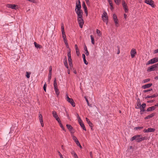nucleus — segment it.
I'll return each mask as SVG.
<instances>
[{
    "label": "nucleus",
    "instance_id": "60",
    "mask_svg": "<svg viewBox=\"0 0 158 158\" xmlns=\"http://www.w3.org/2000/svg\"><path fill=\"white\" fill-rule=\"evenodd\" d=\"M82 56L83 59H85V54H82Z\"/></svg>",
    "mask_w": 158,
    "mask_h": 158
},
{
    "label": "nucleus",
    "instance_id": "24",
    "mask_svg": "<svg viewBox=\"0 0 158 158\" xmlns=\"http://www.w3.org/2000/svg\"><path fill=\"white\" fill-rule=\"evenodd\" d=\"M52 114L53 117L55 118H56V117H58V115L57 114L56 112L55 111H53L52 112Z\"/></svg>",
    "mask_w": 158,
    "mask_h": 158
},
{
    "label": "nucleus",
    "instance_id": "26",
    "mask_svg": "<svg viewBox=\"0 0 158 158\" xmlns=\"http://www.w3.org/2000/svg\"><path fill=\"white\" fill-rule=\"evenodd\" d=\"M79 124H80V126H81V127L84 130L86 131V128L85 127V126L84 124L83 123V122L80 123Z\"/></svg>",
    "mask_w": 158,
    "mask_h": 158
},
{
    "label": "nucleus",
    "instance_id": "33",
    "mask_svg": "<svg viewBox=\"0 0 158 158\" xmlns=\"http://www.w3.org/2000/svg\"><path fill=\"white\" fill-rule=\"evenodd\" d=\"M143 128V127H134V130H140L142 129Z\"/></svg>",
    "mask_w": 158,
    "mask_h": 158
},
{
    "label": "nucleus",
    "instance_id": "23",
    "mask_svg": "<svg viewBox=\"0 0 158 158\" xmlns=\"http://www.w3.org/2000/svg\"><path fill=\"white\" fill-rule=\"evenodd\" d=\"M158 96V94H155L152 96H147L145 98H153L156 97Z\"/></svg>",
    "mask_w": 158,
    "mask_h": 158
},
{
    "label": "nucleus",
    "instance_id": "31",
    "mask_svg": "<svg viewBox=\"0 0 158 158\" xmlns=\"http://www.w3.org/2000/svg\"><path fill=\"white\" fill-rule=\"evenodd\" d=\"M26 76L27 78H29L30 77V75L31 74L30 72H26Z\"/></svg>",
    "mask_w": 158,
    "mask_h": 158
},
{
    "label": "nucleus",
    "instance_id": "10",
    "mask_svg": "<svg viewBox=\"0 0 158 158\" xmlns=\"http://www.w3.org/2000/svg\"><path fill=\"white\" fill-rule=\"evenodd\" d=\"M130 53L131 57L132 58H134L135 55L136 54V49H135L132 48L131 51Z\"/></svg>",
    "mask_w": 158,
    "mask_h": 158
},
{
    "label": "nucleus",
    "instance_id": "13",
    "mask_svg": "<svg viewBox=\"0 0 158 158\" xmlns=\"http://www.w3.org/2000/svg\"><path fill=\"white\" fill-rule=\"evenodd\" d=\"M66 127L71 132V133L73 134L74 133V132L72 131V130H73V128L70 125L67 124L66 125Z\"/></svg>",
    "mask_w": 158,
    "mask_h": 158
},
{
    "label": "nucleus",
    "instance_id": "3",
    "mask_svg": "<svg viewBox=\"0 0 158 158\" xmlns=\"http://www.w3.org/2000/svg\"><path fill=\"white\" fill-rule=\"evenodd\" d=\"M158 67V63L149 67L147 69L148 72H151L156 70Z\"/></svg>",
    "mask_w": 158,
    "mask_h": 158
},
{
    "label": "nucleus",
    "instance_id": "63",
    "mask_svg": "<svg viewBox=\"0 0 158 158\" xmlns=\"http://www.w3.org/2000/svg\"><path fill=\"white\" fill-rule=\"evenodd\" d=\"M154 101L153 100H149V101H148L147 102L148 103H152Z\"/></svg>",
    "mask_w": 158,
    "mask_h": 158
},
{
    "label": "nucleus",
    "instance_id": "8",
    "mask_svg": "<svg viewBox=\"0 0 158 158\" xmlns=\"http://www.w3.org/2000/svg\"><path fill=\"white\" fill-rule=\"evenodd\" d=\"M145 2L152 7H153L154 6V2L152 0H145Z\"/></svg>",
    "mask_w": 158,
    "mask_h": 158
},
{
    "label": "nucleus",
    "instance_id": "5",
    "mask_svg": "<svg viewBox=\"0 0 158 158\" xmlns=\"http://www.w3.org/2000/svg\"><path fill=\"white\" fill-rule=\"evenodd\" d=\"M107 13L106 12L104 11L103 13V15L102 16V19L104 22H106V24H107L108 23V17L107 15Z\"/></svg>",
    "mask_w": 158,
    "mask_h": 158
},
{
    "label": "nucleus",
    "instance_id": "43",
    "mask_svg": "<svg viewBox=\"0 0 158 158\" xmlns=\"http://www.w3.org/2000/svg\"><path fill=\"white\" fill-rule=\"evenodd\" d=\"M51 76H52V73H49L48 74V80L49 81L51 78Z\"/></svg>",
    "mask_w": 158,
    "mask_h": 158
},
{
    "label": "nucleus",
    "instance_id": "30",
    "mask_svg": "<svg viewBox=\"0 0 158 158\" xmlns=\"http://www.w3.org/2000/svg\"><path fill=\"white\" fill-rule=\"evenodd\" d=\"M72 137L73 139L74 140V141L76 143H77V142L79 141L77 138L75 136H74V135H73Z\"/></svg>",
    "mask_w": 158,
    "mask_h": 158
},
{
    "label": "nucleus",
    "instance_id": "7",
    "mask_svg": "<svg viewBox=\"0 0 158 158\" xmlns=\"http://www.w3.org/2000/svg\"><path fill=\"white\" fill-rule=\"evenodd\" d=\"M157 62H158V57H155L148 61L147 64H153Z\"/></svg>",
    "mask_w": 158,
    "mask_h": 158
},
{
    "label": "nucleus",
    "instance_id": "35",
    "mask_svg": "<svg viewBox=\"0 0 158 158\" xmlns=\"http://www.w3.org/2000/svg\"><path fill=\"white\" fill-rule=\"evenodd\" d=\"M90 37H91V40L92 43L93 44H94V38L93 37V35H91Z\"/></svg>",
    "mask_w": 158,
    "mask_h": 158
},
{
    "label": "nucleus",
    "instance_id": "22",
    "mask_svg": "<svg viewBox=\"0 0 158 158\" xmlns=\"http://www.w3.org/2000/svg\"><path fill=\"white\" fill-rule=\"evenodd\" d=\"M53 85L54 88H58L56 82V77L54 78V79Z\"/></svg>",
    "mask_w": 158,
    "mask_h": 158
},
{
    "label": "nucleus",
    "instance_id": "42",
    "mask_svg": "<svg viewBox=\"0 0 158 158\" xmlns=\"http://www.w3.org/2000/svg\"><path fill=\"white\" fill-rule=\"evenodd\" d=\"M146 106V104L145 103H143L142 105H141V108H144Z\"/></svg>",
    "mask_w": 158,
    "mask_h": 158
},
{
    "label": "nucleus",
    "instance_id": "51",
    "mask_svg": "<svg viewBox=\"0 0 158 158\" xmlns=\"http://www.w3.org/2000/svg\"><path fill=\"white\" fill-rule=\"evenodd\" d=\"M84 11L86 14V16H87L88 15V10L87 9H84Z\"/></svg>",
    "mask_w": 158,
    "mask_h": 158
},
{
    "label": "nucleus",
    "instance_id": "2",
    "mask_svg": "<svg viewBox=\"0 0 158 158\" xmlns=\"http://www.w3.org/2000/svg\"><path fill=\"white\" fill-rule=\"evenodd\" d=\"M147 138L146 137H142V135H134L130 139V141H132L134 140H136L137 142L139 143L142 141L147 139Z\"/></svg>",
    "mask_w": 158,
    "mask_h": 158
},
{
    "label": "nucleus",
    "instance_id": "11",
    "mask_svg": "<svg viewBox=\"0 0 158 158\" xmlns=\"http://www.w3.org/2000/svg\"><path fill=\"white\" fill-rule=\"evenodd\" d=\"M141 104L139 98H138L137 99V106L135 107V108L139 109L141 107Z\"/></svg>",
    "mask_w": 158,
    "mask_h": 158
},
{
    "label": "nucleus",
    "instance_id": "58",
    "mask_svg": "<svg viewBox=\"0 0 158 158\" xmlns=\"http://www.w3.org/2000/svg\"><path fill=\"white\" fill-rule=\"evenodd\" d=\"M89 154H90V156L91 158H93V155H92V152H89Z\"/></svg>",
    "mask_w": 158,
    "mask_h": 158
},
{
    "label": "nucleus",
    "instance_id": "57",
    "mask_svg": "<svg viewBox=\"0 0 158 158\" xmlns=\"http://www.w3.org/2000/svg\"><path fill=\"white\" fill-rule=\"evenodd\" d=\"M110 5L113 4L112 0H107Z\"/></svg>",
    "mask_w": 158,
    "mask_h": 158
},
{
    "label": "nucleus",
    "instance_id": "49",
    "mask_svg": "<svg viewBox=\"0 0 158 158\" xmlns=\"http://www.w3.org/2000/svg\"><path fill=\"white\" fill-rule=\"evenodd\" d=\"M68 60L69 64H72V60L71 58L69 59H68Z\"/></svg>",
    "mask_w": 158,
    "mask_h": 158
},
{
    "label": "nucleus",
    "instance_id": "15",
    "mask_svg": "<svg viewBox=\"0 0 158 158\" xmlns=\"http://www.w3.org/2000/svg\"><path fill=\"white\" fill-rule=\"evenodd\" d=\"M156 106H155V105L154 106H153L151 107H149L147 110V111L149 112L154 110L156 109Z\"/></svg>",
    "mask_w": 158,
    "mask_h": 158
},
{
    "label": "nucleus",
    "instance_id": "37",
    "mask_svg": "<svg viewBox=\"0 0 158 158\" xmlns=\"http://www.w3.org/2000/svg\"><path fill=\"white\" fill-rule=\"evenodd\" d=\"M68 59L71 58V51H70H70L68 53Z\"/></svg>",
    "mask_w": 158,
    "mask_h": 158
},
{
    "label": "nucleus",
    "instance_id": "39",
    "mask_svg": "<svg viewBox=\"0 0 158 158\" xmlns=\"http://www.w3.org/2000/svg\"><path fill=\"white\" fill-rule=\"evenodd\" d=\"M113 19L114 20V21L118 20L116 15L115 14L113 15Z\"/></svg>",
    "mask_w": 158,
    "mask_h": 158
},
{
    "label": "nucleus",
    "instance_id": "1",
    "mask_svg": "<svg viewBox=\"0 0 158 158\" xmlns=\"http://www.w3.org/2000/svg\"><path fill=\"white\" fill-rule=\"evenodd\" d=\"M75 11L77 15V21L81 28H82L84 21L83 19V12L81 10L80 0H76Z\"/></svg>",
    "mask_w": 158,
    "mask_h": 158
},
{
    "label": "nucleus",
    "instance_id": "38",
    "mask_svg": "<svg viewBox=\"0 0 158 158\" xmlns=\"http://www.w3.org/2000/svg\"><path fill=\"white\" fill-rule=\"evenodd\" d=\"M150 80V78H148L143 80V83H145L148 81H149Z\"/></svg>",
    "mask_w": 158,
    "mask_h": 158
},
{
    "label": "nucleus",
    "instance_id": "59",
    "mask_svg": "<svg viewBox=\"0 0 158 158\" xmlns=\"http://www.w3.org/2000/svg\"><path fill=\"white\" fill-rule=\"evenodd\" d=\"M110 9L111 10L113 9L114 7L113 6V4L110 5Z\"/></svg>",
    "mask_w": 158,
    "mask_h": 158
},
{
    "label": "nucleus",
    "instance_id": "45",
    "mask_svg": "<svg viewBox=\"0 0 158 158\" xmlns=\"http://www.w3.org/2000/svg\"><path fill=\"white\" fill-rule=\"evenodd\" d=\"M55 118L58 121V123H59L61 122V121L60 120V119L58 117H56V118Z\"/></svg>",
    "mask_w": 158,
    "mask_h": 158
},
{
    "label": "nucleus",
    "instance_id": "40",
    "mask_svg": "<svg viewBox=\"0 0 158 158\" xmlns=\"http://www.w3.org/2000/svg\"><path fill=\"white\" fill-rule=\"evenodd\" d=\"M82 7L84 8V9H87V7L86 6L85 4V2H83V3L82 5Z\"/></svg>",
    "mask_w": 158,
    "mask_h": 158
},
{
    "label": "nucleus",
    "instance_id": "46",
    "mask_svg": "<svg viewBox=\"0 0 158 158\" xmlns=\"http://www.w3.org/2000/svg\"><path fill=\"white\" fill-rule=\"evenodd\" d=\"M46 87H47V85L45 83V84H44V87H43L44 90L45 92H46Z\"/></svg>",
    "mask_w": 158,
    "mask_h": 158
},
{
    "label": "nucleus",
    "instance_id": "28",
    "mask_svg": "<svg viewBox=\"0 0 158 158\" xmlns=\"http://www.w3.org/2000/svg\"><path fill=\"white\" fill-rule=\"evenodd\" d=\"M55 91L56 93L57 96L59 95L60 94V92L59 91V89L58 88H55Z\"/></svg>",
    "mask_w": 158,
    "mask_h": 158
},
{
    "label": "nucleus",
    "instance_id": "54",
    "mask_svg": "<svg viewBox=\"0 0 158 158\" xmlns=\"http://www.w3.org/2000/svg\"><path fill=\"white\" fill-rule=\"evenodd\" d=\"M83 60H84V62L85 63V64H86V65H87L88 64V62H87L86 60V59H83Z\"/></svg>",
    "mask_w": 158,
    "mask_h": 158
},
{
    "label": "nucleus",
    "instance_id": "36",
    "mask_svg": "<svg viewBox=\"0 0 158 158\" xmlns=\"http://www.w3.org/2000/svg\"><path fill=\"white\" fill-rule=\"evenodd\" d=\"M59 125H60V127L62 129V130L64 131H66L65 129V128H64V127H63V126L62 124V123L61 122L60 123H59Z\"/></svg>",
    "mask_w": 158,
    "mask_h": 158
},
{
    "label": "nucleus",
    "instance_id": "27",
    "mask_svg": "<svg viewBox=\"0 0 158 158\" xmlns=\"http://www.w3.org/2000/svg\"><path fill=\"white\" fill-rule=\"evenodd\" d=\"M155 131V129L153 128H148V132H153Z\"/></svg>",
    "mask_w": 158,
    "mask_h": 158
},
{
    "label": "nucleus",
    "instance_id": "6",
    "mask_svg": "<svg viewBox=\"0 0 158 158\" xmlns=\"http://www.w3.org/2000/svg\"><path fill=\"white\" fill-rule=\"evenodd\" d=\"M122 4L125 12L126 13H127L128 12L129 10L127 8V5L124 0H123Z\"/></svg>",
    "mask_w": 158,
    "mask_h": 158
},
{
    "label": "nucleus",
    "instance_id": "16",
    "mask_svg": "<svg viewBox=\"0 0 158 158\" xmlns=\"http://www.w3.org/2000/svg\"><path fill=\"white\" fill-rule=\"evenodd\" d=\"M75 48L76 54L77 56H79L80 54V52L78 48L77 44H75Z\"/></svg>",
    "mask_w": 158,
    "mask_h": 158
},
{
    "label": "nucleus",
    "instance_id": "64",
    "mask_svg": "<svg viewBox=\"0 0 158 158\" xmlns=\"http://www.w3.org/2000/svg\"><path fill=\"white\" fill-rule=\"evenodd\" d=\"M143 131L144 132H148V129H144Z\"/></svg>",
    "mask_w": 158,
    "mask_h": 158
},
{
    "label": "nucleus",
    "instance_id": "17",
    "mask_svg": "<svg viewBox=\"0 0 158 158\" xmlns=\"http://www.w3.org/2000/svg\"><path fill=\"white\" fill-rule=\"evenodd\" d=\"M86 120L88 124H89V126L91 127V129H92V127L93 126L92 123L87 118H86Z\"/></svg>",
    "mask_w": 158,
    "mask_h": 158
},
{
    "label": "nucleus",
    "instance_id": "12",
    "mask_svg": "<svg viewBox=\"0 0 158 158\" xmlns=\"http://www.w3.org/2000/svg\"><path fill=\"white\" fill-rule=\"evenodd\" d=\"M39 118L41 125L42 127H43L44 126L43 120L42 116L41 114H39Z\"/></svg>",
    "mask_w": 158,
    "mask_h": 158
},
{
    "label": "nucleus",
    "instance_id": "52",
    "mask_svg": "<svg viewBox=\"0 0 158 158\" xmlns=\"http://www.w3.org/2000/svg\"><path fill=\"white\" fill-rule=\"evenodd\" d=\"M78 122L79 123L83 122L80 118H79V119H78Z\"/></svg>",
    "mask_w": 158,
    "mask_h": 158
},
{
    "label": "nucleus",
    "instance_id": "14",
    "mask_svg": "<svg viewBox=\"0 0 158 158\" xmlns=\"http://www.w3.org/2000/svg\"><path fill=\"white\" fill-rule=\"evenodd\" d=\"M152 85V83H149L146 85H144L142 86V88L145 89L146 88H149L151 87Z\"/></svg>",
    "mask_w": 158,
    "mask_h": 158
},
{
    "label": "nucleus",
    "instance_id": "41",
    "mask_svg": "<svg viewBox=\"0 0 158 158\" xmlns=\"http://www.w3.org/2000/svg\"><path fill=\"white\" fill-rule=\"evenodd\" d=\"M114 22L115 23V25H116V26L117 27H118V20H114Z\"/></svg>",
    "mask_w": 158,
    "mask_h": 158
},
{
    "label": "nucleus",
    "instance_id": "55",
    "mask_svg": "<svg viewBox=\"0 0 158 158\" xmlns=\"http://www.w3.org/2000/svg\"><path fill=\"white\" fill-rule=\"evenodd\" d=\"M63 40L65 44H66V43H68L67 40L66 38L63 39Z\"/></svg>",
    "mask_w": 158,
    "mask_h": 158
},
{
    "label": "nucleus",
    "instance_id": "48",
    "mask_svg": "<svg viewBox=\"0 0 158 158\" xmlns=\"http://www.w3.org/2000/svg\"><path fill=\"white\" fill-rule=\"evenodd\" d=\"M140 112H141V114H142L143 113H141L142 112H144L145 111V110L144 109V108H140Z\"/></svg>",
    "mask_w": 158,
    "mask_h": 158
},
{
    "label": "nucleus",
    "instance_id": "9",
    "mask_svg": "<svg viewBox=\"0 0 158 158\" xmlns=\"http://www.w3.org/2000/svg\"><path fill=\"white\" fill-rule=\"evenodd\" d=\"M6 6L8 8L16 10L17 8L16 7L17 6V5L15 4H8L6 5Z\"/></svg>",
    "mask_w": 158,
    "mask_h": 158
},
{
    "label": "nucleus",
    "instance_id": "19",
    "mask_svg": "<svg viewBox=\"0 0 158 158\" xmlns=\"http://www.w3.org/2000/svg\"><path fill=\"white\" fill-rule=\"evenodd\" d=\"M64 65L66 67L67 69H68L69 66L68 64L67 63V59L66 56H65V57L64 59Z\"/></svg>",
    "mask_w": 158,
    "mask_h": 158
},
{
    "label": "nucleus",
    "instance_id": "44",
    "mask_svg": "<svg viewBox=\"0 0 158 158\" xmlns=\"http://www.w3.org/2000/svg\"><path fill=\"white\" fill-rule=\"evenodd\" d=\"M152 89H149L147 90H145L143 91V92L144 93H146L149 91H151L152 90Z\"/></svg>",
    "mask_w": 158,
    "mask_h": 158
},
{
    "label": "nucleus",
    "instance_id": "32",
    "mask_svg": "<svg viewBox=\"0 0 158 158\" xmlns=\"http://www.w3.org/2000/svg\"><path fill=\"white\" fill-rule=\"evenodd\" d=\"M121 0H114V2L116 5H119L120 4Z\"/></svg>",
    "mask_w": 158,
    "mask_h": 158
},
{
    "label": "nucleus",
    "instance_id": "21",
    "mask_svg": "<svg viewBox=\"0 0 158 158\" xmlns=\"http://www.w3.org/2000/svg\"><path fill=\"white\" fill-rule=\"evenodd\" d=\"M34 44L35 47L37 48H39V49H40L42 48V46L41 45L37 44L36 42H35L34 43Z\"/></svg>",
    "mask_w": 158,
    "mask_h": 158
},
{
    "label": "nucleus",
    "instance_id": "18",
    "mask_svg": "<svg viewBox=\"0 0 158 158\" xmlns=\"http://www.w3.org/2000/svg\"><path fill=\"white\" fill-rule=\"evenodd\" d=\"M155 115V113H152V114H150V115L147 116L145 117L144 118V119H147L151 118L153 116H154Z\"/></svg>",
    "mask_w": 158,
    "mask_h": 158
},
{
    "label": "nucleus",
    "instance_id": "20",
    "mask_svg": "<svg viewBox=\"0 0 158 158\" xmlns=\"http://www.w3.org/2000/svg\"><path fill=\"white\" fill-rule=\"evenodd\" d=\"M61 31H62V35H64L65 34V33L64 31V24L63 23L61 24Z\"/></svg>",
    "mask_w": 158,
    "mask_h": 158
},
{
    "label": "nucleus",
    "instance_id": "61",
    "mask_svg": "<svg viewBox=\"0 0 158 158\" xmlns=\"http://www.w3.org/2000/svg\"><path fill=\"white\" fill-rule=\"evenodd\" d=\"M154 53H158V49L154 50Z\"/></svg>",
    "mask_w": 158,
    "mask_h": 158
},
{
    "label": "nucleus",
    "instance_id": "29",
    "mask_svg": "<svg viewBox=\"0 0 158 158\" xmlns=\"http://www.w3.org/2000/svg\"><path fill=\"white\" fill-rule=\"evenodd\" d=\"M96 33L97 34H98V36H101L102 35V33L101 31L98 30V29H97L96 30Z\"/></svg>",
    "mask_w": 158,
    "mask_h": 158
},
{
    "label": "nucleus",
    "instance_id": "62",
    "mask_svg": "<svg viewBox=\"0 0 158 158\" xmlns=\"http://www.w3.org/2000/svg\"><path fill=\"white\" fill-rule=\"evenodd\" d=\"M69 65L71 69L72 68H73V65L72 64H69Z\"/></svg>",
    "mask_w": 158,
    "mask_h": 158
},
{
    "label": "nucleus",
    "instance_id": "56",
    "mask_svg": "<svg viewBox=\"0 0 158 158\" xmlns=\"http://www.w3.org/2000/svg\"><path fill=\"white\" fill-rule=\"evenodd\" d=\"M66 116H67V117L70 120V118L69 114H68V113L67 112H66Z\"/></svg>",
    "mask_w": 158,
    "mask_h": 158
},
{
    "label": "nucleus",
    "instance_id": "53",
    "mask_svg": "<svg viewBox=\"0 0 158 158\" xmlns=\"http://www.w3.org/2000/svg\"><path fill=\"white\" fill-rule=\"evenodd\" d=\"M75 158H78L77 154L75 153L73 155Z\"/></svg>",
    "mask_w": 158,
    "mask_h": 158
},
{
    "label": "nucleus",
    "instance_id": "34",
    "mask_svg": "<svg viewBox=\"0 0 158 158\" xmlns=\"http://www.w3.org/2000/svg\"><path fill=\"white\" fill-rule=\"evenodd\" d=\"M85 100L87 102L88 105L90 107H92V105L91 104H89L88 99L85 97Z\"/></svg>",
    "mask_w": 158,
    "mask_h": 158
},
{
    "label": "nucleus",
    "instance_id": "4",
    "mask_svg": "<svg viewBox=\"0 0 158 158\" xmlns=\"http://www.w3.org/2000/svg\"><path fill=\"white\" fill-rule=\"evenodd\" d=\"M66 98H67V101L70 103L71 105H72V106L74 107L75 106V103L73 101V99L71 98H70L67 94L66 95Z\"/></svg>",
    "mask_w": 158,
    "mask_h": 158
},
{
    "label": "nucleus",
    "instance_id": "25",
    "mask_svg": "<svg viewBox=\"0 0 158 158\" xmlns=\"http://www.w3.org/2000/svg\"><path fill=\"white\" fill-rule=\"evenodd\" d=\"M84 49L85 51L86 52L85 53V54L86 56H88L89 55V52L88 51L87 47L85 45L84 48Z\"/></svg>",
    "mask_w": 158,
    "mask_h": 158
},
{
    "label": "nucleus",
    "instance_id": "47",
    "mask_svg": "<svg viewBox=\"0 0 158 158\" xmlns=\"http://www.w3.org/2000/svg\"><path fill=\"white\" fill-rule=\"evenodd\" d=\"M78 146H79L81 148H82V147L81 146L79 141L77 142V143H76Z\"/></svg>",
    "mask_w": 158,
    "mask_h": 158
},
{
    "label": "nucleus",
    "instance_id": "50",
    "mask_svg": "<svg viewBox=\"0 0 158 158\" xmlns=\"http://www.w3.org/2000/svg\"><path fill=\"white\" fill-rule=\"evenodd\" d=\"M49 73H52V67L51 66L49 67Z\"/></svg>",
    "mask_w": 158,
    "mask_h": 158
}]
</instances>
